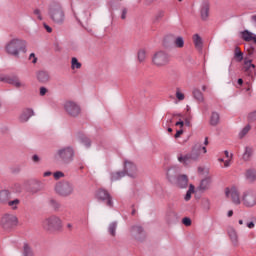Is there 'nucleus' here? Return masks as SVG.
<instances>
[{
    "label": "nucleus",
    "instance_id": "nucleus-1",
    "mask_svg": "<svg viewBox=\"0 0 256 256\" xmlns=\"http://www.w3.org/2000/svg\"><path fill=\"white\" fill-rule=\"evenodd\" d=\"M26 48L27 42L25 40L14 38L6 44L5 51L8 53V55L19 57V53H21V51H23V53L27 52Z\"/></svg>",
    "mask_w": 256,
    "mask_h": 256
},
{
    "label": "nucleus",
    "instance_id": "nucleus-2",
    "mask_svg": "<svg viewBox=\"0 0 256 256\" xmlns=\"http://www.w3.org/2000/svg\"><path fill=\"white\" fill-rule=\"evenodd\" d=\"M19 225V218L15 214L5 213L0 219V226L4 231H13Z\"/></svg>",
    "mask_w": 256,
    "mask_h": 256
},
{
    "label": "nucleus",
    "instance_id": "nucleus-3",
    "mask_svg": "<svg viewBox=\"0 0 256 256\" xmlns=\"http://www.w3.org/2000/svg\"><path fill=\"white\" fill-rule=\"evenodd\" d=\"M42 227L45 231H59L63 227V221L58 216L52 215L42 222Z\"/></svg>",
    "mask_w": 256,
    "mask_h": 256
},
{
    "label": "nucleus",
    "instance_id": "nucleus-4",
    "mask_svg": "<svg viewBox=\"0 0 256 256\" xmlns=\"http://www.w3.org/2000/svg\"><path fill=\"white\" fill-rule=\"evenodd\" d=\"M55 191L61 197H69L70 195H73L75 186H73V183L69 181H60L56 183Z\"/></svg>",
    "mask_w": 256,
    "mask_h": 256
},
{
    "label": "nucleus",
    "instance_id": "nucleus-5",
    "mask_svg": "<svg viewBox=\"0 0 256 256\" xmlns=\"http://www.w3.org/2000/svg\"><path fill=\"white\" fill-rule=\"evenodd\" d=\"M199 155H201V144H196L191 153L186 154L185 156H178V161L184 165H189V163L197 161L199 159Z\"/></svg>",
    "mask_w": 256,
    "mask_h": 256
},
{
    "label": "nucleus",
    "instance_id": "nucleus-6",
    "mask_svg": "<svg viewBox=\"0 0 256 256\" xmlns=\"http://www.w3.org/2000/svg\"><path fill=\"white\" fill-rule=\"evenodd\" d=\"M171 61V56L166 51H157L152 57V63L155 67H166Z\"/></svg>",
    "mask_w": 256,
    "mask_h": 256
},
{
    "label": "nucleus",
    "instance_id": "nucleus-7",
    "mask_svg": "<svg viewBox=\"0 0 256 256\" xmlns=\"http://www.w3.org/2000/svg\"><path fill=\"white\" fill-rule=\"evenodd\" d=\"M50 19L57 25H62L65 22V12L60 5H54L49 11Z\"/></svg>",
    "mask_w": 256,
    "mask_h": 256
},
{
    "label": "nucleus",
    "instance_id": "nucleus-8",
    "mask_svg": "<svg viewBox=\"0 0 256 256\" xmlns=\"http://www.w3.org/2000/svg\"><path fill=\"white\" fill-rule=\"evenodd\" d=\"M57 156L62 161V163L69 165V163L73 161V157H75V150L73 149V147L67 146L59 149L57 151Z\"/></svg>",
    "mask_w": 256,
    "mask_h": 256
},
{
    "label": "nucleus",
    "instance_id": "nucleus-9",
    "mask_svg": "<svg viewBox=\"0 0 256 256\" xmlns=\"http://www.w3.org/2000/svg\"><path fill=\"white\" fill-rule=\"evenodd\" d=\"M0 81L2 83H8V85H13L16 89H26L27 84L19 78L17 75H6L0 76Z\"/></svg>",
    "mask_w": 256,
    "mask_h": 256
},
{
    "label": "nucleus",
    "instance_id": "nucleus-10",
    "mask_svg": "<svg viewBox=\"0 0 256 256\" xmlns=\"http://www.w3.org/2000/svg\"><path fill=\"white\" fill-rule=\"evenodd\" d=\"M65 113L69 117H79L81 115V106L73 101H66L63 105Z\"/></svg>",
    "mask_w": 256,
    "mask_h": 256
},
{
    "label": "nucleus",
    "instance_id": "nucleus-11",
    "mask_svg": "<svg viewBox=\"0 0 256 256\" xmlns=\"http://www.w3.org/2000/svg\"><path fill=\"white\" fill-rule=\"evenodd\" d=\"M242 201L243 205L245 207H255L256 205V190L254 189H249L246 190L243 195H242Z\"/></svg>",
    "mask_w": 256,
    "mask_h": 256
},
{
    "label": "nucleus",
    "instance_id": "nucleus-12",
    "mask_svg": "<svg viewBox=\"0 0 256 256\" xmlns=\"http://www.w3.org/2000/svg\"><path fill=\"white\" fill-rule=\"evenodd\" d=\"M242 70L247 77L253 79V76L255 75V64H253V60L249 59V57H245Z\"/></svg>",
    "mask_w": 256,
    "mask_h": 256
},
{
    "label": "nucleus",
    "instance_id": "nucleus-13",
    "mask_svg": "<svg viewBox=\"0 0 256 256\" xmlns=\"http://www.w3.org/2000/svg\"><path fill=\"white\" fill-rule=\"evenodd\" d=\"M96 197L98 201H106L107 207H113V198L111 197V194L105 189H99L96 192Z\"/></svg>",
    "mask_w": 256,
    "mask_h": 256
},
{
    "label": "nucleus",
    "instance_id": "nucleus-14",
    "mask_svg": "<svg viewBox=\"0 0 256 256\" xmlns=\"http://www.w3.org/2000/svg\"><path fill=\"white\" fill-rule=\"evenodd\" d=\"M45 189V184L38 180H30L28 181V192L32 195L39 193V191H43Z\"/></svg>",
    "mask_w": 256,
    "mask_h": 256
},
{
    "label": "nucleus",
    "instance_id": "nucleus-15",
    "mask_svg": "<svg viewBox=\"0 0 256 256\" xmlns=\"http://www.w3.org/2000/svg\"><path fill=\"white\" fill-rule=\"evenodd\" d=\"M225 195L227 198L231 197L232 203H234L235 205H241V198L239 196V190H237L235 187L226 188Z\"/></svg>",
    "mask_w": 256,
    "mask_h": 256
},
{
    "label": "nucleus",
    "instance_id": "nucleus-16",
    "mask_svg": "<svg viewBox=\"0 0 256 256\" xmlns=\"http://www.w3.org/2000/svg\"><path fill=\"white\" fill-rule=\"evenodd\" d=\"M124 173L128 175V177H132L133 179L137 177V165L132 161L125 160L124 161Z\"/></svg>",
    "mask_w": 256,
    "mask_h": 256
},
{
    "label": "nucleus",
    "instance_id": "nucleus-17",
    "mask_svg": "<svg viewBox=\"0 0 256 256\" xmlns=\"http://www.w3.org/2000/svg\"><path fill=\"white\" fill-rule=\"evenodd\" d=\"M34 115L35 112H33V109L26 108L22 111L19 120L21 121V123H27V121H29V119H31V117H33Z\"/></svg>",
    "mask_w": 256,
    "mask_h": 256
},
{
    "label": "nucleus",
    "instance_id": "nucleus-18",
    "mask_svg": "<svg viewBox=\"0 0 256 256\" xmlns=\"http://www.w3.org/2000/svg\"><path fill=\"white\" fill-rule=\"evenodd\" d=\"M176 185L179 187V189H187L189 186V178H187V175L178 176Z\"/></svg>",
    "mask_w": 256,
    "mask_h": 256
},
{
    "label": "nucleus",
    "instance_id": "nucleus-19",
    "mask_svg": "<svg viewBox=\"0 0 256 256\" xmlns=\"http://www.w3.org/2000/svg\"><path fill=\"white\" fill-rule=\"evenodd\" d=\"M37 79L40 83H49L51 76L47 71H40L37 73Z\"/></svg>",
    "mask_w": 256,
    "mask_h": 256
},
{
    "label": "nucleus",
    "instance_id": "nucleus-20",
    "mask_svg": "<svg viewBox=\"0 0 256 256\" xmlns=\"http://www.w3.org/2000/svg\"><path fill=\"white\" fill-rule=\"evenodd\" d=\"M228 235L234 247H237V245H239V236L237 235V231H235L233 228H230L228 230Z\"/></svg>",
    "mask_w": 256,
    "mask_h": 256
},
{
    "label": "nucleus",
    "instance_id": "nucleus-21",
    "mask_svg": "<svg viewBox=\"0 0 256 256\" xmlns=\"http://www.w3.org/2000/svg\"><path fill=\"white\" fill-rule=\"evenodd\" d=\"M241 38L244 41H247V42L254 41V43L256 44V36L252 32H250L249 30H244L242 32Z\"/></svg>",
    "mask_w": 256,
    "mask_h": 256
},
{
    "label": "nucleus",
    "instance_id": "nucleus-22",
    "mask_svg": "<svg viewBox=\"0 0 256 256\" xmlns=\"http://www.w3.org/2000/svg\"><path fill=\"white\" fill-rule=\"evenodd\" d=\"M211 187V177L204 178L198 187L199 191H207Z\"/></svg>",
    "mask_w": 256,
    "mask_h": 256
},
{
    "label": "nucleus",
    "instance_id": "nucleus-23",
    "mask_svg": "<svg viewBox=\"0 0 256 256\" xmlns=\"http://www.w3.org/2000/svg\"><path fill=\"white\" fill-rule=\"evenodd\" d=\"M193 43H194L195 48L197 49V51H202V49H203V39L201 38V36H199V34H195L193 36Z\"/></svg>",
    "mask_w": 256,
    "mask_h": 256
},
{
    "label": "nucleus",
    "instance_id": "nucleus-24",
    "mask_svg": "<svg viewBox=\"0 0 256 256\" xmlns=\"http://www.w3.org/2000/svg\"><path fill=\"white\" fill-rule=\"evenodd\" d=\"M251 157H253V147L246 146L242 159L243 161H251Z\"/></svg>",
    "mask_w": 256,
    "mask_h": 256
},
{
    "label": "nucleus",
    "instance_id": "nucleus-25",
    "mask_svg": "<svg viewBox=\"0 0 256 256\" xmlns=\"http://www.w3.org/2000/svg\"><path fill=\"white\" fill-rule=\"evenodd\" d=\"M11 199V192L9 190H2L0 192V203H9Z\"/></svg>",
    "mask_w": 256,
    "mask_h": 256
},
{
    "label": "nucleus",
    "instance_id": "nucleus-26",
    "mask_svg": "<svg viewBox=\"0 0 256 256\" xmlns=\"http://www.w3.org/2000/svg\"><path fill=\"white\" fill-rule=\"evenodd\" d=\"M219 121H220L219 113L212 112L210 116V125H212V127H217V125H219Z\"/></svg>",
    "mask_w": 256,
    "mask_h": 256
},
{
    "label": "nucleus",
    "instance_id": "nucleus-27",
    "mask_svg": "<svg viewBox=\"0 0 256 256\" xmlns=\"http://www.w3.org/2000/svg\"><path fill=\"white\" fill-rule=\"evenodd\" d=\"M193 97L196 99L198 103H203L205 101V97L203 96V92L199 89L193 90Z\"/></svg>",
    "mask_w": 256,
    "mask_h": 256
},
{
    "label": "nucleus",
    "instance_id": "nucleus-28",
    "mask_svg": "<svg viewBox=\"0 0 256 256\" xmlns=\"http://www.w3.org/2000/svg\"><path fill=\"white\" fill-rule=\"evenodd\" d=\"M111 181H119L120 179H123L125 177V171H117V172H112L111 174Z\"/></svg>",
    "mask_w": 256,
    "mask_h": 256
},
{
    "label": "nucleus",
    "instance_id": "nucleus-29",
    "mask_svg": "<svg viewBox=\"0 0 256 256\" xmlns=\"http://www.w3.org/2000/svg\"><path fill=\"white\" fill-rule=\"evenodd\" d=\"M166 220L168 223H175L177 221V212L170 210L166 214Z\"/></svg>",
    "mask_w": 256,
    "mask_h": 256
},
{
    "label": "nucleus",
    "instance_id": "nucleus-30",
    "mask_svg": "<svg viewBox=\"0 0 256 256\" xmlns=\"http://www.w3.org/2000/svg\"><path fill=\"white\" fill-rule=\"evenodd\" d=\"M209 18V4H204L201 9V19L207 21Z\"/></svg>",
    "mask_w": 256,
    "mask_h": 256
},
{
    "label": "nucleus",
    "instance_id": "nucleus-31",
    "mask_svg": "<svg viewBox=\"0 0 256 256\" xmlns=\"http://www.w3.org/2000/svg\"><path fill=\"white\" fill-rule=\"evenodd\" d=\"M246 179H248L250 183H253L254 181H256V170L248 169L246 171Z\"/></svg>",
    "mask_w": 256,
    "mask_h": 256
},
{
    "label": "nucleus",
    "instance_id": "nucleus-32",
    "mask_svg": "<svg viewBox=\"0 0 256 256\" xmlns=\"http://www.w3.org/2000/svg\"><path fill=\"white\" fill-rule=\"evenodd\" d=\"M165 17V10H158L153 18V23H160V21Z\"/></svg>",
    "mask_w": 256,
    "mask_h": 256
},
{
    "label": "nucleus",
    "instance_id": "nucleus-33",
    "mask_svg": "<svg viewBox=\"0 0 256 256\" xmlns=\"http://www.w3.org/2000/svg\"><path fill=\"white\" fill-rule=\"evenodd\" d=\"M22 256H35V254L33 253V249L31 248V246H29V244H24Z\"/></svg>",
    "mask_w": 256,
    "mask_h": 256
},
{
    "label": "nucleus",
    "instance_id": "nucleus-34",
    "mask_svg": "<svg viewBox=\"0 0 256 256\" xmlns=\"http://www.w3.org/2000/svg\"><path fill=\"white\" fill-rule=\"evenodd\" d=\"M174 45L178 49H183V47H185V40H183V37L178 36L174 39Z\"/></svg>",
    "mask_w": 256,
    "mask_h": 256
},
{
    "label": "nucleus",
    "instance_id": "nucleus-35",
    "mask_svg": "<svg viewBox=\"0 0 256 256\" xmlns=\"http://www.w3.org/2000/svg\"><path fill=\"white\" fill-rule=\"evenodd\" d=\"M143 231V227L139 225L132 226L131 228V234L134 235V237H137V235H141Z\"/></svg>",
    "mask_w": 256,
    "mask_h": 256
},
{
    "label": "nucleus",
    "instance_id": "nucleus-36",
    "mask_svg": "<svg viewBox=\"0 0 256 256\" xmlns=\"http://www.w3.org/2000/svg\"><path fill=\"white\" fill-rule=\"evenodd\" d=\"M19 203H21V200L19 199H14L12 201L8 200L7 202L8 206L11 207L13 211H17V207L19 206Z\"/></svg>",
    "mask_w": 256,
    "mask_h": 256
},
{
    "label": "nucleus",
    "instance_id": "nucleus-37",
    "mask_svg": "<svg viewBox=\"0 0 256 256\" xmlns=\"http://www.w3.org/2000/svg\"><path fill=\"white\" fill-rule=\"evenodd\" d=\"M145 59H147V51H145V49H140L138 51V61H139V63H143V61H145Z\"/></svg>",
    "mask_w": 256,
    "mask_h": 256
},
{
    "label": "nucleus",
    "instance_id": "nucleus-38",
    "mask_svg": "<svg viewBox=\"0 0 256 256\" xmlns=\"http://www.w3.org/2000/svg\"><path fill=\"white\" fill-rule=\"evenodd\" d=\"M117 231V224L116 222H112L108 227V232L112 237H115Z\"/></svg>",
    "mask_w": 256,
    "mask_h": 256
},
{
    "label": "nucleus",
    "instance_id": "nucleus-39",
    "mask_svg": "<svg viewBox=\"0 0 256 256\" xmlns=\"http://www.w3.org/2000/svg\"><path fill=\"white\" fill-rule=\"evenodd\" d=\"M192 193H195V186H193V184H190L189 189L184 197L185 201H191Z\"/></svg>",
    "mask_w": 256,
    "mask_h": 256
},
{
    "label": "nucleus",
    "instance_id": "nucleus-40",
    "mask_svg": "<svg viewBox=\"0 0 256 256\" xmlns=\"http://www.w3.org/2000/svg\"><path fill=\"white\" fill-rule=\"evenodd\" d=\"M249 131H251V125L248 124L242 129V131H240L239 139H243V137H245Z\"/></svg>",
    "mask_w": 256,
    "mask_h": 256
},
{
    "label": "nucleus",
    "instance_id": "nucleus-41",
    "mask_svg": "<svg viewBox=\"0 0 256 256\" xmlns=\"http://www.w3.org/2000/svg\"><path fill=\"white\" fill-rule=\"evenodd\" d=\"M50 205L55 211H59V209H61V204L55 199L50 200Z\"/></svg>",
    "mask_w": 256,
    "mask_h": 256
},
{
    "label": "nucleus",
    "instance_id": "nucleus-42",
    "mask_svg": "<svg viewBox=\"0 0 256 256\" xmlns=\"http://www.w3.org/2000/svg\"><path fill=\"white\" fill-rule=\"evenodd\" d=\"M71 63L72 69H81V63L79 62V60H77V58L73 57Z\"/></svg>",
    "mask_w": 256,
    "mask_h": 256
},
{
    "label": "nucleus",
    "instance_id": "nucleus-43",
    "mask_svg": "<svg viewBox=\"0 0 256 256\" xmlns=\"http://www.w3.org/2000/svg\"><path fill=\"white\" fill-rule=\"evenodd\" d=\"M176 98L178 101H183L185 99V94H183L179 88L176 89Z\"/></svg>",
    "mask_w": 256,
    "mask_h": 256
},
{
    "label": "nucleus",
    "instance_id": "nucleus-44",
    "mask_svg": "<svg viewBox=\"0 0 256 256\" xmlns=\"http://www.w3.org/2000/svg\"><path fill=\"white\" fill-rule=\"evenodd\" d=\"M81 142L83 143V145H85V147H91V139H89L88 137H82Z\"/></svg>",
    "mask_w": 256,
    "mask_h": 256
},
{
    "label": "nucleus",
    "instance_id": "nucleus-45",
    "mask_svg": "<svg viewBox=\"0 0 256 256\" xmlns=\"http://www.w3.org/2000/svg\"><path fill=\"white\" fill-rule=\"evenodd\" d=\"M234 58L238 63H241V61H243V52L235 53Z\"/></svg>",
    "mask_w": 256,
    "mask_h": 256
},
{
    "label": "nucleus",
    "instance_id": "nucleus-46",
    "mask_svg": "<svg viewBox=\"0 0 256 256\" xmlns=\"http://www.w3.org/2000/svg\"><path fill=\"white\" fill-rule=\"evenodd\" d=\"M182 223L183 225H185L186 227H191V218L189 217H185L182 219Z\"/></svg>",
    "mask_w": 256,
    "mask_h": 256
},
{
    "label": "nucleus",
    "instance_id": "nucleus-47",
    "mask_svg": "<svg viewBox=\"0 0 256 256\" xmlns=\"http://www.w3.org/2000/svg\"><path fill=\"white\" fill-rule=\"evenodd\" d=\"M62 177H65V174L63 172L57 171V172L54 173V179L59 180Z\"/></svg>",
    "mask_w": 256,
    "mask_h": 256
},
{
    "label": "nucleus",
    "instance_id": "nucleus-48",
    "mask_svg": "<svg viewBox=\"0 0 256 256\" xmlns=\"http://www.w3.org/2000/svg\"><path fill=\"white\" fill-rule=\"evenodd\" d=\"M34 15L37 16V18L39 19V21H43V17L41 16V10L35 9V10H34Z\"/></svg>",
    "mask_w": 256,
    "mask_h": 256
},
{
    "label": "nucleus",
    "instance_id": "nucleus-49",
    "mask_svg": "<svg viewBox=\"0 0 256 256\" xmlns=\"http://www.w3.org/2000/svg\"><path fill=\"white\" fill-rule=\"evenodd\" d=\"M248 121H256V111L248 115Z\"/></svg>",
    "mask_w": 256,
    "mask_h": 256
},
{
    "label": "nucleus",
    "instance_id": "nucleus-50",
    "mask_svg": "<svg viewBox=\"0 0 256 256\" xmlns=\"http://www.w3.org/2000/svg\"><path fill=\"white\" fill-rule=\"evenodd\" d=\"M29 61H32L33 64L37 63V57L35 56V53L30 54Z\"/></svg>",
    "mask_w": 256,
    "mask_h": 256
},
{
    "label": "nucleus",
    "instance_id": "nucleus-51",
    "mask_svg": "<svg viewBox=\"0 0 256 256\" xmlns=\"http://www.w3.org/2000/svg\"><path fill=\"white\" fill-rule=\"evenodd\" d=\"M44 28L46 29L47 33H53V28H51L47 23H43Z\"/></svg>",
    "mask_w": 256,
    "mask_h": 256
},
{
    "label": "nucleus",
    "instance_id": "nucleus-52",
    "mask_svg": "<svg viewBox=\"0 0 256 256\" xmlns=\"http://www.w3.org/2000/svg\"><path fill=\"white\" fill-rule=\"evenodd\" d=\"M40 95H41V97H44V95H47V88L41 87L40 88Z\"/></svg>",
    "mask_w": 256,
    "mask_h": 256
},
{
    "label": "nucleus",
    "instance_id": "nucleus-53",
    "mask_svg": "<svg viewBox=\"0 0 256 256\" xmlns=\"http://www.w3.org/2000/svg\"><path fill=\"white\" fill-rule=\"evenodd\" d=\"M32 161L34 163H39V161H41V159L39 158V156L37 154L32 156Z\"/></svg>",
    "mask_w": 256,
    "mask_h": 256
},
{
    "label": "nucleus",
    "instance_id": "nucleus-54",
    "mask_svg": "<svg viewBox=\"0 0 256 256\" xmlns=\"http://www.w3.org/2000/svg\"><path fill=\"white\" fill-rule=\"evenodd\" d=\"M121 19H127V8H123Z\"/></svg>",
    "mask_w": 256,
    "mask_h": 256
},
{
    "label": "nucleus",
    "instance_id": "nucleus-55",
    "mask_svg": "<svg viewBox=\"0 0 256 256\" xmlns=\"http://www.w3.org/2000/svg\"><path fill=\"white\" fill-rule=\"evenodd\" d=\"M181 135H183V130L182 129L178 130L174 137H175V139H179V137H181Z\"/></svg>",
    "mask_w": 256,
    "mask_h": 256
},
{
    "label": "nucleus",
    "instance_id": "nucleus-56",
    "mask_svg": "<svg viewBox=\"0 0 256 256\" xmlns=\"http://www.w3.org/2000/svg\"><path fill=\"white\" fill-rule=\"evenodd\" d=\"M184 124H185L186 127H191V119L186 118Z\"/></svg>",
    "mask_w": 256,
    "mask_h": 256
},
{
    "label": "nucleus",
    "instance_id": "nucleus-57",
    "mask_svg": "<svg viewBox=\"0 0 256 256\" xmlns=\"http://www.w3.org/2000/svg\"><path fill=\"white\" fill-rule=\"evenodd\" d=\"M175 125H176V126H179V127H181V128H183L184 125H185V122H183V120H180V121L176 122Z\"/></svg>",
    "mask_w": 256,
    "mask_h": 256
},
{
    "label": "nucleus",
    "instance_id": "nucleus-58",
    "mask_svg": "<svg viewBox=\"0 0 256 256\" xmlns=\"http://www.w3.org/2000/svg\"><path fill=\"white\" fill-rule=\"evenodd\" d=\"M253 227H255V223H253V222L247 223V228L248 229H253Z\"/></svg>",
    "mask_w": 256,
    "mask_h": 256
},
{
    "label": "nucleus",
    "instance_id": "nucleus-59",
    "mask_svg": "<svg viewBox=\"0 0 256 256\" xmlns=\"http://www.w3.org/2000/svg\"><path fill=\"white\" fill-rule=\"evenodd\" d=\"M253 53H255V49H253V48L248 49L249 57H250V55H253Z\"/></svg>",
    "mask_w": 256,
    "mask_h": 256
},
{
    "label": "nucleus",
    "instance_id": "nucleus-60",
    "mask_svg": "<svg viewBox=\"0 0 256 256\" xmlns=\"http://www.w3.org/2000/svg\"><path fill=\"white\" fill-rule=\"evenodd\" d=\"M235 53H242V52H241V48H239V46H236V47H235L234 55H235Z\"/></svg>",
    "mask_w": 256,
    "mask_h": 256
},
{
    "label": "nucleus",
    "instance_id": "nucleus-61",
    "mask_svg": "<svg viewBox=\"0 0 256 256\" xmlns=\"http://www.w3.org/2000/svg\"><path fill=\"white\" fill-rule=\"evenodd\" d=\"M43 177H51V171L44 172Z\"/></svg>",
    "mask_w": 256,
    "mask_h": 256
},
{
    "label": "nucleus",
    "instance_id": "nucleus-62",
    "mask_svg": "<svg viewBox=\"0 0 256 256\" xmlns=\"http://www.w3.org/2000/svg\"><path fill=\"white\" fill-rule=\"evenodd\" d=\"M230 165H231V161L226 160V161L224 162V167H229Z\"/></svg>",
    "mask_w": 256,
    "mask_h": 256
},
{
    "label": "nucleus",
    "instance_id": "nucleus-63",
    "mask_svg": "<svg viewBox=\"0 0 256 256\" xmlns=\"http://www.w3.org/2000/svg\"><path fill=\"white\" fill-rule=\"evenodd\" d=\"M207 153V148L205 146H201L200 152Z\"/></svg>",
    "mask_w": 256,
    "mask_h": 256
},
{
    "label": "nucleus",
    "instance_id": "nucleus-64",
    "mask_svg": "<svg viewBox=\"0 0 256 256\" xmlns=\"http://www.w3.org/2000/svg\"><path fill=\"white\" fill-rule=\"evenodd\" d=\"M228 217H233V210L228 211Z\"/></svg>",
    "mask_w": 256,
    "mask_h": 256
}]
</instances>
